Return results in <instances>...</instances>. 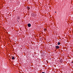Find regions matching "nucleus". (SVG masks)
<instances>
[{
	"label": "nucleus",
	"instance_id": "39448f33",
	"mask_svg": "<svg viewBox=\"0 0 73 73\" xmlns=\"http://www.w3.org/2000/svg\"><path fill=\"white\" fill-rule=\"evenodd\" d=\"M58 45H60V42H58Z\"/></svg>",
	"mask_w": 73,
	"mask_h": 73
},
{
	"label": "nucleus",
	"instance_id": "7ed1b4c3",
	"mask_svg": "<svg viewBox=\"0 0 73 73\" xmlns=\"http://www.w3.org/2000/svg\"><path fill=\"white\" fill-rule=\"evenodd\" d=\"M27 9H28V10H29V9H30V7H27Z\"/></svg>",
	"mask_w": 73,
	"mask_h": 73
},
{
	"label": "nucleus",
	"instance_id": "0eeeda50",
	"mask_svg": "<svg viewBox=\"0 0 73 73\" xmlns=\"http://www.w3.org/2000/svg\"><path fill=\"white\" fill-rule=\"evenodd\" d=\"M72 63H73V62H72Z\"/></svg>",
	"mask_w": 73,
	"mask_h": 73
},
{
	"label": "nucleus",
	"instance_id": "f03ea898",
	"mask_svg": "<svg viewBox=\"0 0 73 73\" xmlns=\"http://www.w3.org/2000/svg\"><path fill=\"white\" fill-rule=\"evenodd\" d=\"M55 48L56 49H58L60 47H59V46H55Z\"/></svg>",
	"mask_w": 73,
	"mask_h": 73
},
{
	"label": "nucleus",
	"instance_id": "f257e3e1",
	"mask_svg": "<svg viewBox=\"0 0 73 73\" xmlns=\"http://www.w3.org/2000/svg\"><path fill=\"white\" fill-rule=\"evenodd\" d=\"M27 25L28 27H31V24L30 23L28 24Z\"/></svg>",
	"mask_w": 73,
	"mask_h": 73
},
{
	"label": "nucleus",
	"instance_id": "20e7f679",
	"mask_svg": "<svg viewBox=\"0 0 73 73\" xmlns=\"http://www.w3.org/2000/svg\"><path fill=\"white\" fill-rule=\"evenodd\" d=\"M12 60H14L15 59V58H14V56H13L12 58Z\"/></svg>",
	"mask_w": 73,
	"mask_h": 73
},
{
	"label": "nucleus",
	"instance_id": "423d86ee",
	"mask_svg": "<svg viewBox=\"0 0 73 73\" xmlns=\"http://www.w3.org/2000/svg\"><path fill=\"white\" fill-rule=\"evenodd\" d=\"M55 13H56V12H55Z\"/></svg>",
	"mask_w": 73,
	"mask_h": 73
}]
</instances>
